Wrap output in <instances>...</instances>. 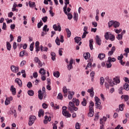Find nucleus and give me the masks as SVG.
<instances>
[{"label": "nucleus", "instance_id": "1", "mask_svg": "<svg viewBox=\"0 0 129 129\" xmlns=\"http://www.w3.org/2000/svg\"><path fill=\"white\" fill-rule=\"evenodd\" d=\"M105 80H106L107 82L105 83V86L107 89H109L110 86L112 87L114 85L117 84V83H120V79H119V77H115L113 79V82H112V80L109 79V77H106Z\"/></svg>", "mask_w": 129, "mask_h": 129}, {"label": "nucleus", "instance_id": "2", "mask_svg": "<svg viewBox=\"0 0 129 129\" xmlns=\"http://www.w3.org/2000/svg\"><path fill=\"white\" fill-rule=\"evenodd\" d=\"M68 109L70 110V112H73V110L75 111H77L78 110V108L75 107V104L72 102H70L68 106Z\"/></svg>", "mask_w": 129, "mask_h": 129}, {"label": "nucleus", "instance_id": "3", "mask_svg": "<svg viewBox=\"0 0 129 129\" xmlns=\"http://www.w3.org/2000/svg\"><path fill=\"white\" fill-rule=\"evenodd\" d=\"M62 113L66 117H71V114L69 113V111H67V107L65 106L62 107Z\"/></svg>", "mask_w": 129, "mask_h": 129}, {"label": "nucleus", "instance_id": "4", "mask_svg": "<svg viewBox=\"0 0 129 129\" xmlns=\"http://www.w3.org/2000/svg\"><path fill=\"white\" fill-rule=\"evenodd\" d=\"M36 119H37V118L35 116L31 115L30 117H29V120L28 122L29 125L30 126L33 125Z\"/></svg>", "mask_w": 129, "mask_h": 129}, {"label": "nucleus", "instance_id": "5", "mask_svg": "<svg viewBox=\"0 0 129 129\" xmlns=\"http://www.w3.org/2000/svg\"><path fill=\"white\" fill-rule=\"evenodd\" d=\"M55 41L57 46H60V42H61V43H63L64 42V36L60 35V40L59 39V37L57 36Z\"/></svg>", "mask_w": 129, "mask_h": 129}, {"label": "nucleus", "instance_id": "6", "mask_svg": "<svg viewBox=\"0 0 129 129\" xmlns=\"http://www.w3.org/2000/svg\"><path fill=\"white\" fill-rule=\"evenodd\" d=\"M58 26L57 25L54 24L53 26V29L54 30V31H58V32H61V25H60V23L57 24Z\"/></svg>", "mask_w": 129, "mask_h": 129}, {"label": "nucleus", "instance_id": "7", "mask_svg": "<svg viewBox=\"0 0 129 129\" xmlns=\"http://www.w3.org/2000/svg\"><path fill=\"white\" fill-rule=\"evenodd\" d=\"M34 60L35 63H38L39 68L42 67L43 66V63H42V62L41 61V60H40L38 57H35Z\"/></svg>", "mask_w": 129, "mask_h": 129}, {"label": "nucleus", "instance_id": "8", "mask_svg": "<svg viewBox=\"0 0 129 129\" xmlns=\"http://www.w3.org/2000/svg\"><path fill=\"white\" fill-rule=\"evenodd\" d=\"M38 98L39 99H40V100H42V99H43V97L44 96V95H45L46 94L42 93V90L40 89L38 92Z\"/></svg>", "mask_w": 129, "mask_h": 129}, {"label": "nucleus", "instance_id": "9", "mask_svg": "<svg viewBox=\"0 0 129 129\" xmlns=\"http://www.w3.org/2000/svg\"><path fill=\"white\" fill-rule=\"evenodd\" d=\"M116 48H115V46H113L112 48H111V50L109 51L108 53V56H112L113 55V53L115 52Z\"/></svg>", "mask_w": 129, "mask_h": 129}, {"label": "nucleus", "instance_id": "10", "mask_svg": "<svg viewBox=\"0 0 129 129\" xmlns=\"http://www.w3.org/2000/svg\"><path fill=\"white\" fill-rule=\"evenodd\" d=\"M11 69L14 73H17V72H19V67H15V66H11Z\"/></svg>", "mask_w": 129, "mask_h": 129}, {"label": "nucleus", "instance_id": "11", "mask_svg": "<svg viewBox=\"0 0 129 129\" xmlns=\"http://www.w3.org/2000/svg\"><path fill=\"white\" fill-rule=\"evenodd\" d=\"M73 59L71 58L70 61V64L68 65V70H71V69H73Z\"/></svg>", "mask_w": 129, "mask_h": 129}, {"label": "nucleus", "instance_id": "12", "mask_svg": "<svg viewBox=\"0 0 129 129\" xmlns=\"http://www.w3.org/2000/svg\"><path fill=\"white\" fill-rule=\"evenodd\" d=\"M96 44L98 45V46L101 45V39L100 38H99V36L98 35L96 36Z\"/></svg>", "mask_w": 129, "mask_h": 129}, {"label": "nucleus", "instance_id": "13", "mask_svg": "<svg viewBox=\"0 0 129 129\" xmlns=\"http://www.w3.org/2000/svg\"><path fill=\"white\" fill-rule=\"evenodd\" d=\"M15 81L16 83H17L20 87H22V86H23V83H22V81L19 78L16 79Z\"/></svg>", "mask_w": 129, "mask_h": 129}, {"label": "nucleus", "instance_id": "14", "mask_svg": "<svg viewBox=\"0 0 129 129\" xmlns=\"http://www.w3.org/2000/svg\"><path fill=\"white\" fill-rule=\"evenodd\" d=\"M89 113L88 114V116H90V117H92L93 115H94V109H89Z\"/></svg>", "mask_w": 129, "mask_h": 129}, {"label": "nucleus", "instance_id": "15", "mask_svg": "<svg viewBox=\"0 0 129 129\" xmlns=\"http://www.w3.org/2000/svg\"><path fill=\"white\" fill-rule=\"evenodd\" d=\"M45 120H44V123H45V124L48 123V121H51V117H48L47 115H45Z\"/></svg>", "mask_w": 129, "mask_h": 129}, {"label": "nucleus", "instance_id": "16", "mask_svg": "<svg viewBox=\"0 0 129 129\" xmlns=\"http://www.w3.org/2000/svg\"><path fill=\"white\" fill-rule=\"evenodd\" d=\"M68 93H69V95H68L69 99H71L72 98H73V95H74V94H75V92L68 91Z\"/></svg>", "mask_w": 129, "mask_h": 129}, {"label": "nucleus", "instance_id": "17", "mask_svg": "<svg viewBox=\"0 0 129 129\" xmlns=\"http://www.w3.org/2000/svg\"><path fill=\"white\" fill-rule=\"evenodd\" d=\"M95 105L97 109H99L100 110H101V109H102V106L101 105V103H99L98 104L95 103Z\"/></svg>", "mask_w": 129, "mask_h": 129}, {"label": "nucleus", "instance_id": "18", "mask_svg": "<svg viewBox=\"0 0 129 129\" xmlns=\"http://www.w3.org/2000/svg\"><path fill=\"white\" fill-rule=\"evenodd\" d=\"M93 39H90L89 40V47L90 50H93V43H94Z\"/></svg>", "mask_w": 129, "mask_h": 129}, {"label": "nucleus", "instance_id": "19", "mask_svg": "<svg viewBox=\"0 0 129 129\" xmlns=\"http://www.w3.org/2000/svg\"><path fill=\"white\" fill-rule=\"evenodd\" d=\"M50 55L51 56V59L52 61H55L56 60V53L54 52H51Z\"/></svg>", "mask_w": 129, "mask_h": 129}, {"label": "nucleus", "instance_id": "20", "mask_svg": "<svg viewBox=\"0 0 129 129\" xmlns=\"http://www.w3.org/2000/svg\"><path fill=\"white\" fill-rule=\"evenodd\" d=\"M10 90L13 95H16V88L14 87V86H11Z\"/></svg>", "mask_w": 129, "mask_h": 129}, {"label": "nucleus", "instance_id": "21", "mask_svg": "<svg viewBox=\"0 0 129 129\" xmlns=\"http://www.w3.org/2000/svg\"><path fill=\"white\" fill-rule=\"evenodd\" d=\"M120 26V23L117 21H114L113 27L116 29V28H118Z\"/></svg>", "mask_w": 129, "mask_h": 129}, {"label": "nucleus", "instance_id": "22", "mask_svg": "<svg viewBox=\"0 0 129 129\" xmlns=\"http://www.w3.org/2000/svg\"><path fill=\"white\" fill-rule=\"evenodd\" d=\"M115 61H116V58L114 57L111 58V57L109 56L108 58L107 62H110L111 63V62H115Z\"/></svg>", "mask_w": 129, "mask_h": 129}, {"label": "nucleus", "instance_id": "23", "mask_svg": "<svg viewBox=\"0 0 129 129\" xmlns=\"http://www.w3.org/2000/svg\"><path fill=\"white\" fill-rule=\"evenodd\" d=\"M39 73L41 74V75H46V71L45 70V69L41 68L40 69V70H39Z\"/></svg>", "mask_w": 129, "mask_h": 129}, {"label": "nucleus", "instance_id": "24", "mask_svg": "<svg viewBox=\"0 0 129 129\" xmlns=\"http://www.w3.org/2000/svg\"><path fill=\"white\" fill-rule=\"evenodd\" d=\"M40 51L41 52H43V51H45V52H47L48 51V48L47 47H44L43 45L40 46Z\"/></svg>", "mask_w": 129, "mask_h": 129}, {"label": "nucleus", "instance_id": "25", "mask_svg": "<svg viewBox=\"0 0 129 129\" xmlns=\"http://www.w3.org/2000/svg\"><path fill=\"white\" fill-rule=\"evenodd\" d=\"M93 106H94V103L92 101H90V105L89 106V109H94Z\"/></svg>", "mask_w": 129, "mask_h": 129}, {"label": "nucleus", "instance_id": "26", "mask_svg": "<svg viewBox=\"0 0 129 129\" xmlns=\"http://www.w3.org/2000/svg\"><path fill=\"white\" fill-rule=\"evenodd\" d=\"M29 5L30 8H35V7H36V3L35 2H32L31 1H29Z\"/></svg>", "mask_w": 129, "mask_h": 129}, {"label": "nucleus", "instance_id": "27", "mask_svg": "<svg viewBox=\"0 0 129 129\" xmlns=\"http://www.w3.org/2000/svg\"><path fill=\"white\" fill-rule=\"evenodd\" d=\"M109 39L111 41H114V40H115V36H114V35H113V34H112L111 33H110V35L109 36Z\"/></svg>", "mask_w": 129, "mask_h": 129}, {"label": "nucleus", "instance_id": "28", "mask_svg": "<svg viewBox=\"0 0 129 129\" xmlns=\"http://www.w3.org/2000/svg\"><path fill=\"white\" fill-rule=\"evenodd\" d=\"M98 57L99 58L100 60H102V59L105 58V54L104 53H99Z\"/></svg>", "mask_w": 129, "mask_h": 129}, {"label": "nucleus", "instance_id": "29", "mask_svg": "<svg viewBox=\"0 0 129 129\" xmlns=\"http://www.w3.org/2000/svg\"><path fill=\"white\" fill-rule=\"evenodd\" d=\"M75 43H77V44H78L80 41H81V37H77L76 36L75 38Z\"/></svg>", "mask_w": 129, "mask_h": 129}, {"label": "nucleus", "instance_id": "30", "mask_svg": "<svg viewBox=\"0 0 129 129\" xmlns=\"http://www.w3.org/2000/svg\"><path fill=\"white\" fill-rule=\"evenodd\" d=\"M83 56H84L85 59L86 60H87V59H89V57H90V53H89V52L85 53V54H84Z\"/></svg>", "mask_w": 129, "mask_h": 129}, {"label": "nucleus", "instance_id": "31", "mask_svg": "<svg viewBox=\"0 0 129 129\" xmlns=\"http://www.w3.org/2000/svg\"><path fill=\"white\" fill-rule=\"evenodd\" d=\"M44 112L43 109H41L39 110V112H38V116L39 117H41L42 115H44Z\"/></svg>", "mask_w": 129, "mask_h": 129}, {"label": "nucleus", "instance_id": "32", "mask_svg": "<svg viewBox=\"0 0 129 129\" xmlns=\"http://www.w3.org/2000/svg\"><path fill=\"white\" fill-rule=\"evenodd\" d=\"M53 76L56 78H59V77H60V73L58 71L55 72L53 73Z\"/></svg>", "mask_w": 129, "mask_h": 129}, {"label": "nucleus", "instance_id": "33", "mask_svg": "<svg viewBox=\"0 0 129 129\" xmlns=\"http://www.w3.org/2000/svg\"><path fill=\"white\" fill-rule=\"evenodd\" d=\"M12 48V45L9 41L7 42V48L8 51H11V48Z\"/></svg>", "mask_w": 129, "mask_h": 129}, {"label": "nucleus", "instance_id": "34", "mask_svg": "<svg viewBox=\"0 0 129 129\" xmlns=\"http://www.w3.org/2000/svg\"><path fill=\"white\" fill-rule=\"evenodd\" d=\"M81 104L83 106H86V104H87V101H86V99H83V101L81 102Z\"/></svg>", "mask_w": 129, "mask_h": 129}, {"label": "nucleus", "instance_id": "35", "mask_svg": "<svg viewBox=\"0 0 129 129\" xmlns=\"http://www.w3.org/2000/svg\"><path fill=\"white\" fill-rule=\"evenodd\" d=\"M66 30L68 34V38H70L71 37V31L68 28L66 29Z\"/></svg>", "mask_w": 129, "mask_h": 129}, {"label": "nucleus", "instance_id": "36", "mask_svg": "<svg viewBox=\"0 0 129 129\" xmlns=\"http://www.w3.org/2000/svg\"><path fill=\"white\" fill-rule=\"evenodd\" d=\"M110 34V32H106L105 33V34L104 35V37H105V39L106 40H108V39H109Z\"/></svg>", "mask_w": 129, "mask_h": 129}, {"label": "nucleus", "instance_id": "37", "mask_svg": "<svg viewBox=\"0 0 129 129\" xmlns=\"http://www.w3.org/2000/svg\"><path fill=\"white\" fill-rule=\"evenodd\" d=\"M122 37L123 35L122 34H118L116 36V39H117V40H119V41H120V40H122Z\"/></svg>", "mask_w": 129, "mask_h": 129}, {"label": "nucleus", "instance_id": "38", "mask_svg": "<svg viewBox=\"0 0 129 129\" xmlns=\"http://www.w3.org/2000/svg\"><path fill=\"white\" fill-rule=\"evenodd\" d=\"M114 23V21H110L108 22V25L109 28H111V27H112V26H113Z\"/></svg>", "mask_w": 129, "mask_h": 129}, {"label": "nucleus", "instance_id": "39", "mask_svg": "<svg viewBox=\"0 0 129 129\" xmlns=\"http://www.w3.org/2000/svg\"><path fill=\"white\" fill-rule=\"evenodd\" d=\"M95 103L98 104V103H101V102H100V99H99V98H98V97H95Z\"/></svg>", "mask_w": 129, "mask_h": 129}, {"label": "nucleus", "instance_id": "40", "mask_svg": "<svg viewBox=\"0 0 129 129\" xmlns=\"http://www.w3.org/2000/svg\"><path fill=\"white\" fill-rule=\"evenodd\" d=\"M48 28V25H44V26L43 28V31L44 32H49V28Z\"/></svg>", "mask_w": 129, "mask_h": 129}, {"label": "nucleus", "instance_id": "41", "mask_svg": "<svg viewBox=\"0 0 129 129\" xmlns=\"http://www.w3.org/2000/svg\"><path fill=\"white\" fill-rule=\"evenodd\" d=\"M27 93L30 96H33L35 93L33 90H29Z\"/></svg>", "mask_w": 129, "mask_h": 129}, {"label": "nucleus", "instance_id": "42", "mask_svg": "<svg viewBox=\"0 0 129 129\" xmlns=\"http://www.w3.org/2000/svg\"><path fill=\"white\" fill-rule=\"evenodd\" d=\"M121 31H122V29H121V28L118 29H114V31L115 32V33H116V34H119V33H121Z\"/></svg>", "mask_w": 129, "mask_h": 129}, {"label": "nucleus", "instance_id": "43", "mask_svg": "<svg viewBox=\"0 0 129 129\" xmlns=\"http://www.w3.org/2000/svg\"><path fill=\"white\" fill-rule=\"evenodd\" d=\"M43 23L42 20H40V21L37 24V28L38 29H40L42 26H43Z\"/></svg>", "mask_w": 129, "mask_h": 129}, {"label": "nucleus", "instance_id": "44", "mask_svg": "<svg viewBox=\"0 0 129 129\" xmlns=\"http://www.w3.org/2000/svg\"><path fill=\"white\" fill-rule=\"evenodd\" d=\"M64 5H65V6H64V7H63V12H64V14H65L66 15H68V12H67V5H68V4H64Z\"/></svg>", "mask_w": 129, "mask_h": 129}, {"label": "nucleus", "instance_id": "45", "mask_svg": "<svg viewBox=\"0 0 129 129\" xmlns=\"http://www.w3.org/2000/svg\"><path fill=\"white\" fill-rule=\"evenodd\" d=\"M62 91L64 94H66L68 92V90H67V87L66 86H64L62 88Z\"/></svg>", "mask_w": 129, "mask_h": 129}, {"label": "nucleus", "instance_id": "46", "mask_svg": "<svg viewBox=\"0 0 129 129\" xmlns=\"http://www.w3.org/2000/svg\"><path fill=\"white\" fill-rule=\"evenodd\" d=\"M124 89L125 90H129V85L128 84L125 83L123 86Z\"/></svg>", "mask_w": 129, "mask_h": 129}, {"label": "nucleus", "instance_id": "47", "mask_svg": "<svg viewBox=\"0 0 129 129\" xmlns=\"http://www.w3.org/2000/svg\"><path fill=\"white\" fill-rule=\"evenodd\" d=\"M57 98H58V99H60L61 100L63 99V95H62V93H58L57 96Z\"/></svg>", "mask_w": 129, "mask_h": 129}, {"label": "nucleus", "instance_id": "48", "mask_svg": "<svg viewBox=\"0 0 129 129\" xmlns=\"http://www.w3.org/2000/svg\"><path fill=\"white\" fill-rule=\"evenodd\" d=\"M106 65L107 66V68H111V67L112 66V64H111V62H107L106 63Z\"/></svg>", "mask_w": 129, "mask_h": 129}, {"label": "nucleus", "instance_id": "49", "mask_svg": "<svg viewBox=\"0 0 129 129\" xmlns=\"http://www.w3.org/2000/svg\"><path fill=\"white\" fill-rule=\"evenodd\" d=\"M11 112H12V114H14V115L15 117H17V113L16 112V109H12L11 110Z\"/></svg>", "mask_w": 129, "mask_h": 129}, {"label": "nucleus", "instance_id": "50", "mask_svg": "<svg viewBox=\"0 0 129 129\" xmlns=\"http://www.w3.org/2000/svg\"><path fill=\"white\" fill-rule=\"evenodd\" d=\"M123 106H124V104H122L121 105H119V109L121 111H122L123 110Z\"/></svg>", "mask_w": 129, "mask_h": 129}, {"label": "nucleus", "instance_id": "51", "mask_svg": "<svg viewBox=\"0 0 129 129\" xmlns=\"http://www.w3.org/2000/svg\"><path fill=\"white\" fill-rule=\"evenodd\" d=\"M42 20L43 21V23H46L48 21V17L45 16L42 18Z\"/></svg>", "mask_w": 129, "mask_h": 129}, {"label": "nucleus", "instance_id": "52", "mask_svg": "<svg viewBox=\"0 0 129 129\" xmlns=\"http://www.w3.org/2000/svg\"><path fill=\"white\" fill-rule=\"evenodd\" d=\"M100 80L101 85H103V83H104V78L102 77L100 78Z\"/></svg>", "mask_w": 129, "mask_h": 129}, {"label": "nucleus", "instance_id": "53", "mask_svg": "<svg viewBox=\"0 0 129 129\" xmlns=\"http://www.w3.org/2000/svg\"><path fill=\"white\" fill-rule=\"evenodd\" d=\"M20 57H24L25 56V50L22 51L20 52Z\"/></svg>", "mask_w": 129, "mask_h": 129}, {"label": "nucleus", "instance_id": "54", "mask_svg": "<svg viewBox=\"0 0 129 129\" xmlns=\"http://www.w3.org/2000/svg\"><path fill=\"white\" fill-rule=\"evenodd\" d=\"M27 86L28 87V88H31V87H33V84H32L31 82H29L27 85Z\"/></svg>", "mask_w": 129, "mask_h": 129}, {"label": "nucleus", "instance_id": "55", "mask_svg": "<svg viewBox=\"0 0 129 129\" xmlns=\"http://www.w3.org/2000/svg\"><path fill=\"white\" fill-rule=\"evenodd\" d=\"M57 123H58V122L57 121H55V123H53L52 124V125H53V129H57V125H56V124H57Z\"/></svg>", "mask_w": 129, "mask_h": 129}, {"label": "nucleus", "instance_id": "56", "mask_svg": "<svg viewBox=\"0 0 129 129\" xmlns=\"http://www.w3.org/2000/svg\"><path fill=\"white\" fill-rule=\"evenodd\" d=\"M68 17V19L69 20H71L72 19V18H73V16L72 15V14H70V13H68V14H67Z\"/></svg>", "mask_w": 129, "mask_h": 129}, {"label": "nucleus", "instance_id": "57", "mask_svg": "<svg viewBox=\"0 0 129 129\" xmlns=\"http://www.w3.org/2000/svg\"><path fill=\"white\" fill-rule=\"evenodd\" d=\"M92 66V63L91 62H89L86 68V70H87L88 68H90Z\"/></svg>", "mask_w": 129, "mask_h": 129}, {"label": "nucleus", "instance_id": "58", "mask_svg": "<svg viewBox=\"0 0 129 129\" xmlns=\"http://www.w3.org/2000/svg\"><path fill=\"white\" fill-rule=\"evenodd\" d=\"M42 107L44 109H46V108H48V105L47 104L45 103H43L42 104Z\"/></svg>", "mask_w": 129, "mask_h": 129}, {"label": "nucleus", "instance_id": "59", "mask_svg": "<svg viewBox=\"0 0 129 129\" xmlns=\"http://www.w3.org/2000/svg\"><path fill=\"white\" fill-rule=\"evenodd\" d=\"M78 16V14H76V13H74V20H75V21H77Z\"/></svg>", "mask_w": 129, "mask_h": 129}, {"label": "nucleus", "instance_id": "60", "mask_svg": "<svg viewBox=\"0 0 129 129\" xmlns=\"http://www.w3.org/2000/svg\"><path fill=\"white\" fill-rule=\"evenodd\" d=\"M30 51H33L34 50V43H31L30 45Z\"/></svg>", "mask_w": 129, "mask_h": 129}, {"label": "nucleus", "instance_id": "61", "mask_svg": "<svg viewBox=\"0 0 129 129\" xmlns=\"http://www.w3.org/2000/svg\"><path fill=\"white\" fill-rule=\"evenodd\" d=\"M87 34H88V32H84L82 36V39H84L85 38H86V35H87Z\"/></svg>", "mask_w": 129, "mask_h": 129}, {"label": "nucleus", "instance_id": "62", "mask_svg": "<svg viewBox=\"0 0 129 129\" xmlns=\"http://www.w3.org/2000/svg\"><path fill=\"white\" fill-rule=\"evenodd\" d=\"M10 103H11V102L9 101V100H8V98H6L5 101V105H9Z\"/></svg>", "mask_w": 129, "mask_h": 129}, {"label": "nucleus", "instance_id": "63", "mask_svg": "<svg viewBox=\"0 0 129 129\" xmlns=\"http://www.w3.org/2000/svg\"><path fill=\"white\" fill-rule=\"evenodd\" d=\"M75 127H76V129H80V125L79 124V123L77 122L76 123Z\"/></svg>", "mask_w": 129, "mask_h": 129}, {"label": "nucleus", "instance_id": "64", "mask_svg": "<svg viewBox=\"0 0 129 129\" xmlns=\"http://www.w3.org/2000/svg\"><path fill=\"white\" fill-rule=\"evenodd\" d=\"M33 76L34 78H37V77H38V73H37V72H34L33 74Z\"/></svg>", "mask_w": 129, "mask_h": 129}]
</instances>
